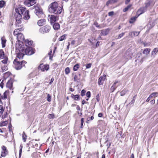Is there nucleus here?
<instances>
[{"instance_id":"nucleus-54","label":"nucleus","mask_w":158,"mask_h":158,"mask_svg":"<svg viewBox=\"0 0 158 158\" xmlns=\"http://www.w3.org/2000/svg\"><path fill=\"white\" fill-rule=\"evenodd\" d=\"M96 99L97 100V101L98 102L100 100L99 95V94H98L96 95Z\"/></svg>"},{"instance_id":"nucleus-32","label":"nucleus","mask_w":158,"mask_h":158,"mask_svg":"<svg viewBox=\"0 0 158 158\" xmlns=\"http://www.w3.org/2000/svg\"><path fill=\"white\" fill-rule=\"evenodd\" d=\"M8 94V92L7 91H6L3 93V96H2V99H6L7 98V96Z\"/></svg>"},{"instance_id":"nucleus-21","label":"nucleus","mask_w":158,"mask_h":158,"mask_svg":"<svg viewBox=\"0 0 158 158\" xmlns=\"http://www.w3.org/2000/svg\"><path fill=\"white\" fill-rule=\"evenodd\" d=\"M25 44V46L27 47H29V46L31 45L33 43V41L31 40L29 41L28 40H25L24 41Z\"/></svg>"},{"instance_id":"nucleus-38","label":"nucleus","mask_w":158,"mask_h":158,"mask_svg":"<svg viewBox=\"0 0 158 158\" xmlns=\"http://www.w3.org/2000/svg\"><path fill=\"white\" fill-rule=\"evenodd\" d=\"M1 69L2 72H4L5 71H6L8 69L7 67L5 65L2 66Z\"/></svg>"},{"instance_id":"nucleus-24","label":"nucleus","mask_w":158,"mask_h":158,"mask_svg":"<svg viewBox=\"0 0 158 158\" xmlns=\"http://www.w3.org/2000/svg\"><path fill=\"white\" fill-rule=\"evenodd\" d=\"M53 27L55 30H58L60 28V25L58 23H55L53 25Z\"/></svg>"},{"instance_id":"nucleus-51","label":"nucleus","mask_w":158,"mask_h":158,"mask_svg":"<svg viewBox=\"0 0 158 158\" xmlns=\"http://www.w3.org/2000/svg\"><path fill=\"white\" fill-rule=\"evenodd\" d=\"M86 96L88 98H89L91 96V93L90 91H88L86 93Z\"/></svg>"},{"instance_id":"nucleus-56","label":"nucleus","mask_w":158,"mask_h":158,"mask_svg":"<svg viewBox=\"0 0 158 158\" xmlns=\"http://www.w3.org/2000/svg\"><path fill=\"white\" fill-rule=\"evenodd\" d=\"M8 123V122L7 121H3L2 122V124L3 126H4L6 124Z\"/></svg>"},{"instance_id":"nucleus-7","label":"nucleus","mask_w":158,"mask_h":158,"mask_svg":"<svg viewBox=\"0 0 158 158\" xmlns=\"http://www.w3.org/2000/svg\"><path fill=\"white\" fill-rule=\"evenodd\" d=\"M25 54L31 55L34 53V49L31 47H27L23 52Z\"/></svg>"},{"instance_id":"nucleus-6","label":"nucleus","mask_w":158,"mask_h":158,"mask_svg":"<svg viewBox=\"0 0 158 158\" xmlns=\"http://www.w3.org/2000/svg\"><path fill=\"white\" fill-rule=\"evenodd\" d=\"M34 7H35L34 12L37 16L39 18L43 17L44 15L43 13L42 9L38 6H34Z\"/></svg>"},{"instance_id":"nucleus-35","label":"nucleus","mask_w":158,"mask_h":158,"mask_svg":"<svg viewBox=\"0 0 158 158\" xmlns=\"http://www.w3.org/2000/svg\"><path fill=\"white\" fill-rule=\"evenodd\" d=\"M79 67V65L78 64H77L75 65L73 68V70L74 71H76L78 70Z\"/></svg>"},{"instance_id":"nucleus-30","label":"nucleus","mask_w":158,"mask_h":158,"mask_svg":"<svg viewBox=\"0 0 158 158\" xmlns=\"http://www.w3.org/2000/svg\"><path fill=\"white\" fill-rule=\"evenodd\" d=\"M158 94V92H153L149 95L150 98H152L154 97V98H155L157 96V95Z\"/></svg>"},{"instance_id":"nucleus-64","label":"nucleus","mask_w":158,"mask_h":158,"mask_svg":"<svg viewBox=\"0 0 158 158\" xmlns=\"http://www.w3.org/2000/svg\"><path fill=\"white\" fill-rule=\"evenodd\" d=\"M128 10V9L127 7H126L123 9V11L124 12H125L127 11Z\"/></svg>"},{"instance_id":"nucleus-27","label":"nucleus","mask_w":158,"mask_h":158,"mask_svg":"<svg viewBox=\"0 0 158 158\" xmlns=\"http://www.w3.org/2000/svg\"><path fill=\"white\" fill-rule=\"evenodd\" d=\"M71 97L75 100H78L79 99L80 96L78 94L74 95L72 94Z\"/></svg>"},{"instance_id":"nucleus-22","label":"nucleus","mask_w":158,"mask_h":158,"mask_svg":"<svg viewBox=\"0 0 158 158\" xmlns=\"http://www.w3.org/2000/svg\"><path fill=\"white\" fill-rule=\"evenodd\" d=\"M45 20L44 19H41L38 22V24L39 26H42L45 24Z\"/></svg>"},{"instance_id":"nucleus-4","label":"nucleus","mask_w":158,"mask_h":158,"mask_svg":"<svg viewBox=\"0 0 158 158\" xmlns=\"http://www.w3.org/2000/svg\"><path fill=\"white\" fill-rule=\"evenodd\" d=\"M27 62L24 60L20 61L18 59L16 58L13 61V64H14V67L16 70H19L21 69L22 67L24 66L25 64Z\"/></svg>"},{"instance_id":"nucleus-11","label":"nucleus","mask_w":158,"mask_h":158,"mask_svg":"<svg viewBox=\"0 0 158 158\" xmlns=\"http://www.w3.org/2000/svg\"><path fill=\"white\" fill-rule=\"evenodd\" d=\"M17 38L18 40L17 41L23 42L25 40L24 35L21 33L19 34L17 36Z\"/></svg>"},{"instance_id":"nucleus-13","label":"nucleus","mask_w":158,"mask_h":158,"mask_svg":"<svg viewBox=\"0 0 158 158\" xmlns=\"http://www.w3.org/2000/svg\"><path fill=\"white\" fill-rule=\"evenodd\" d=\"M118 82V81H115L114 82L112 86L111 87L110 90L112 92H114L116 89L117 87L118 86V85H116L117 83Z\"/></svg>"},{"instance_id":"nucleus-44","label":"nucleus","mask_w":158,"mask_h":158,"mask_svg":"<svg viewBox=\"0 0 158 158\" xmlns=\"http://www.w3.org/2000/svg\"><path fill=\"white\" fill-rule=\"evenodd\" d=\"M48 117L49 118H53L54 117V114H50L48 115Z\"/></svg>"},{"instance_id":"nucleus-19","label":"nucleus","mask_w":158,"mask_h":158,"mask_svg":"<svg viewBox=\"0 0 158 158\" xmlns=\"http://www.w3.org/2000/svg\"><path fill=\"white\" fill-rule=\"evenodd\" d=\"M147 8L145 6L139 9L138 12V13H139V14L140 15L145 12L147 10Z\"/></svg>"},{"instance_id":"nucleus-18","label":"nucleus","mask_w":158,"mask_h":158,"mask_svg":"<svg viewBox=\"0 0 158 158\" xmlns=\"http://www.w3.org/2000/svg\"><path fill=\"white\" fill-rule=\"evenodd\" d=\"M139 33V31H132L129 33V35L131 37H133L135 36H138Z\"/></svg>"},{"instance_id":"nucleus-16","label":"nucleus","mask_w":158,"mask_h":158,"mask_svg":"<svg viewBox=\"0 0 158 158\" xmlns=\"http://www.w3.org/2000/svg\"><path fill=\"white\" fill-rule=\"evenodd\" d=\"M106 79V76L100 77L98 79V84L99 85H102L103 83V81Z\"/></svg>"},{"instance_id":"nucleus-59","label":"nucleus","mask_w":158,"mask_h":158,"mask_svg":"<svg viewBox=\"0 0 158 158\" xmlns=\"http://www.w3.org/2000/svg\"><path fill=\"white\" fill-rule=\"evenodd\" d=\"M155 99H153L152 100L150 101V103L151 104L153 105L155 103Z\"/></svg>"},{"instance_id":"nucleus-41","label":"nucleus","mask_w":158,"mask_h":158,"mask_svg":"<svg viewBox=\"0 0 158 158\" xmlns=\"http://www.w3.org/2000/svg\"><path fill=\"white\" fill-rule=\"evenodd\" d=\"M100 34L101 35H106L107 34V33L106 30H102Z\"/></svg>"},{"instance_id":"nucleus-52","label":"nucleus","mask_w":158,"mask_h":158,"mask_svg":"<svg viewBox=\"0 0 158 158\" xmlns=\"http://www.w3.org/2000/svg\"><path fill=\"white\" fill-rule=\"evenodd\" d=\"M91 63H89L86 65V69H89L91 67Z\"/></svg>"},{"instance_id":"nucleus-63","label":"nucleus","mask_w":158,"mask_h":158,"mask_svg":"<svg viewBox=\"0 0 158 158\" xmlns=\"http://www.w3.org/2000/svg\"><path fill=\"white\" fill-rule=\"evenodd\" d=\"M54 80V79L53 78H52L51 79V81H50V82H49V84L50 85H51L52 84V83L53 82V81Z\"/></svg>"},{"instance_id":"nucleus-62","label":"nucleus","mask_w":158,"mask_h":158,"mask_svg":"<svg viewBox=\"0 0 158 158\" xmlns=\"http://www.w3.org/2000/svg\"><path fill=\"white\" fill-rule=\"evenodd\" d=\"M98 116L99 117H102L103 116V114L102 113H100L98 114Z\"/></svg>"},{"instance_id":"nucleus-29","label":"nucleus","mask_w":158,"mask_h":158,"mask_svg":"<svg viewBox=\"0 0 158 158\" xmlns=\"http://www.w3.org/2000/svg\"><path fill=\"white\" fill-rule=\"evenodd\" d=\"M74 81L77 82H79L80 81V79L78 78V76L77 75H75L74 77Z\"/></svg>"},{"instance_id":"nucleus-45","label":"nucleus","mask_w":158,"mask_h":158,"mask_svg":"<svg viewBox=\"0 0 158 158\" xmlns=\"http://www.w3.org/2000/svg\"><path fill=\"white\" fill-rule=\"evenodd\" d=\"M126 91L125 90H122L121 92H120V95L121 96H124L125 94L126 93Z\"/></svg>"},{"instance_id":"nucleus-55","label":"nucleus","mask_w":158,"mask_h":158,"mask_svg":"<svg viewBox=\"0 0 158 158\" xmlns=\"http://www.w3.org/2000/svg\"><path fill=\"white\" fill-rule=\"evenodd\" d=\"M94 118L93 114V115L91 116L90 118L89 117L87 118V120L89 121L90 120H92L94 119Z\"/></svg>"},{"instance_id":"nucleus-49","label":"nucleus","mask_w":158,"mask_h":158,"mask_svg":"<svg viewBox=\"0 0 158 158\" xmlns=\"http://www.w3.org/2000/svg\"><path fill=\"white\" fill-rule=\"evenodd\" d=\"M20 33L18 31H17V30H15L13 34L15 35H17V36L19 34H20Z\"/></svg>"},{"instance_id":"nucleus-8","label":"nucleus","mask_w":158,"mask_h":158,"mask_svg":"<svg viewBox=\"0 0 158 158\" xmlns=\"http://www.w3.org/2000/svg\"><path fill=\"white\" fill-rule=\"evenodd\" d=\"M58 19V16L53 15H49L48 19L51 24L54 23Z\"/></svg>"},{"instance_id":"nucleus-5","label":"nucleus","mask_w":158,"mask_h":158,"mask_svg":"<svg viewBox=\"0 0 158 158\" xmlns=\"http://www.w3.org/2000/svg\"><path fill=\"white\" fill-rule=\"evenodd\" d=\"M16 48L17 51L23 52L25 49V45L23 42L17 41L16 43Z\"/></svg>"},{"instance_id":"nucleus-31","label":"nucleus","mask_w":158,"mask_h":158,"mask_svg":"<svg viewBox=\"0 0 158 158\" xmlns=\"http://www.w3.org/2000/svg\"><path fill=\"white\" fill-rule=\"evenodd\" d=\"M137 18V17L136 16L131 17L129 21V23H134L136 20Z\"/></svg>"},{"instance_id":"nucleus-58","label":"nucleus","mask_w":158,"mask_h":158,"mask_svg":"<svg viewBox=\"0 0 158 158\" xmlns=\"http://www.w3.org/2000/svg\"><path fill=\"white\" fill-rule=\"evenodd\" d=\"M49 151V148L45 152L44 154V156H47V153H48Z\"/></svg>"},{"instance_id":"nucleus-12","label":"nucleus","mask_w":158,"mask_h":158,"mask_svg":"<svg viewBox=\"0 0 158 158\" xmlns=\"http://www.w3.org/2000/svg\"><path fill=\"white\" fill-rule=\"evenodd\" d=\"M145 7L147 8L150 6H152L154 3L153 2V0H147V2H145Z\"/></svg>"},{"instance_id":"nucleus-46","label":"nucleus","mask_w":158,"mask_h":158,"mask_svg":"<svg viewBox=\"0 0 158 158\" xmlns=\"http://www.w3.org/2000/svg\"><path fill=\"white\" fill-rule=\"evenodd\" d=\"M86 91L84 89H83L81 90V95L82 96H83L85 95Z\"/></svg>"},{"instance_id":"nucleus-36","label":"nucleus","mask_w":158,"mask_h":158,"mask_svg":"<svg viewBox=\"0 0 158 158\" xmlns=\"http://www.w3.org/2000/svg\"><path fill=\"white\" fill-rule=\"evenodd\" d=\"M4 59L2 60L1 62L4 64H6L7 63V61L8 58L7 57H5L3 58Z\"/></svg>"},{"instance_id":"nucleus-39","label":"nucleus","mask_w":158,"mask_h":158,"mask_svg":"<svg viewBox=\"0 0 158 158\" xmlns=\"http://www.w3.org/2000/svg\"><path fill=\"white\" fill-rule=\"evenodd\" d=\"M5 2L3 0L0 1V7L2 8L4 6L5 4Z\"/></svg>"},{"instance_id":"nucleus-42","label":"nucleus","mask_w":158,"mask_h":158,"mask_svg":"<svg viewBox=\"0 0 158 158\" xmlns=\"http://www.w3.org/2000/svg\"><path fill=\"white\" fill-rule=\"evenodd\" d=\"M47 100L48 102H50L51 101V96L49 94L47 95Z\"/></svg>"},{"instance_id":"nucleus-26","label":"nucleus","mask_w":158,"mask_h":158,"mask_svg":"<svg viewBox=\"0 0 158 158\" xmlns=\"http://www.w3.org/2000/svg\"><path fill=\"white\" fill-rule=\"evenodd\" d=\"M5 57V54L3 50L1 49L0 50V59H3Z\"/></svg>"},{"instance_id":"nucleus-40","label":"nucleus","mask_w":158,"mask_h":158,"mask_svg":"<svg viewBox=\"0 0 158 158\" xmlns=\"http://www.w3.org/2000/svg\"><path fill=\"white\" fill-rule=\"evenodd\" d=\"M65 73L68 74L70 72V69L69 67H67L65 69Z\"/></svg>"},{"instance_id":"nucleus-9","label":"nucleus","mask_w":158,"mask_h":158,"mask_svg":"<svg viewBox=\"0 0 158 158\" xmlns=\"http://www.w3.org/2000/svg\"><path fill=\"white\" fill-rule=\"evenodd\" d=\"M49 69V65L48 64L44 65L43 64H41L38 67V69H40L42 72L47 71Z\"/></svg>"},{"instance_id":"nucleus-61","label":"nucleus","mask_w":158,"mask_h":158,"mask_svg":"<svg viewBox=\"0 0 158 158\" xmlns=\"http://www.w3.org/2000/svg\"><path fill=\"white\" fill-rule=\"evenodd\" d=\"M94 25L97 27H99V28H100L99 27V25H98V23L97 22H95L94 23Z\"/></svg>"},{"instance_id":"nucleus-37","label":"nucleus","mask_w":158,"mask_h":158,"mask_svg":"<svg viewBox=\"0 0 158 158\" xmlns=\"http://www.w3.org/2000/svg\"><path fill=\"white\" fill-rule=\"evenodd\" d=\"M66 35L65 34L61 36L59 39V40L60 41H62L65 39Z\"/></svg>"},{"instance_id":"nucleus-50","label":"nucleus","mask_w":158,"mask_h":158,"mask_svg":"<svg viewBox=\"0 0 158 158\" xmlns=\"http://www.w3.org/2000/svg\"><path fill=\"white\" fill-rule=\"evenodd\" d=\"M7 114H8L7 113V112H6L5 113H4V115H2V118L4 119V118H6V117H7Z\"/></svg>"},{"instance_id":"nucleus-28","label":"nucleus","mask_w":158,"mask_h":158,"mask_svg":"<svg viewBox=\"0 0 158 158\" xmlns=\"http://www.w3.org/2000/svg\"><path fill=\"white\" fill-rule=\"evenodd\" d=\"M8 153V151L6 149V150H4L2 152L1 156L2 157L5 156Z\"/></svg>"},{"instance_id":"nucleus-14","label":"nucleus","mask_w":158,"mask_h":158,"mask_svg":"<svg viewBox=\"0 0 158 158\" xmlns=\"http://www.w3.org/2000/svg\"><path fill=\"white\" fill-rule=\"evenodd\" d=\"M13 79L10 78L7 82L6 86L9 88L10 89H12L13 86Z\"/></svg>"},{"instance_id":"nucleus-48","label":"nucleus","mask_w":158,"mask_h":158,"mask_svg":"<svg viewBox=\"0 0 158 158\" xmlns=\"http://www.w3.org/2000/svg\"><path fill=\"white\" fill-rule=\"evenodd\" d=\"M135 99L133 98L131 101L129 103L128 105H133V104L134 103Z\"/></svg>"},{"instance_id":"nucleus-34","label":"nucleus","mask_w":158,"mask_h":158,"mask_svg":"<svg viewBox=\"0 0 158 158\" xmlns=\"http://www.w3.org/2000/svg\"><path fill=\"white\" fill-rule=\"evenodd\" d=\"M27 136L25 134L24 132H23L22 134V138L24 142H25L27 139Z\"/></svg>"},{"instance_id":"nucleus-3","label":"nucleus","mask_w":158,"mask_h":158,"mask_svg":"<svg viewBox=\"0 0 158 158\" xmlns=\"http://www.w3.org/2000/svg\"><path fill=\"white\" fill-rule=\"evenodd\" d=\"M49 7L48 10L50 13L60 14L61 13L63 6L61 7L59 6L57 2H54L50 5Z\"/></svg>"},{"instance_id":"nucleus-15","label":"nucleus","mask_w":158,"mask_h":158,"mask_svg":"<svg viewBox=\"0 0 158 158\" xmlns=\"http://www.w3.org/2000/svg\"><path fill=\"white\" fill-rule=\"evenodd\" d=\"M132 56V53L129 51H127L124 55V57L128 60L131 59Z\"/></svg>"},{"instance_id":"nucleus-20","label":"nucleus","mask_w":158,"mask_h":158,"mask_svg":"<svg viewBox=\"0 0 158 158\" xmlns=\"http://www.w3.org/2000/svg\"><path fill=\"white\" fill-rule=\"evenodd\" d=\"M25 54L23 52H19L18 53L17 55V57H18V60H20L21 59H22L24 56V55H25Z\"/></svg>"},{"instance_id":"nucleus-43","label":"nucleus","mask_w":158,"mask_h":158,"mask_svg":"<svg viewBox=\"0 0 158 158\" xmlns=\"http://www.w3.org/2000/svg\"><path fill=\"white\" fill-rule=\"evenodd\" d=\"M20 149L19 151V158H20L21 156V154L22 152V148H23L22 145H20Z\"/></svg>"},{"instance_id":"nucleus-2","label":"nucleus","mask_w":158,"mask_h":158,"mask_svg":"<svg viewBox=\"0 0 158 158\" xmlns=\"http://www.w3.org/2000/svg\"><path fill=\"white\" fill-rule=\"evenodd\" d=\"M49 7L48 10L50 13L60 14L61 13L63 6L61 7L59 6L57 2H54L50 5Z\"/></svg>"},{"instance_id":"nucleus-57","label":"nucleus","mask_w":158,"mask_h":158,"mask_svg":"<svg viewBox=\"0 0 158 158\" xmlns=\"http://www.w3.org/2000/svg\"><path fill=\"white\" fill-rule=\"evenodd\" d=\"M15 30H17V31H18L19 32V31H21V30H23V29L22 27L16 29H15Z\"/></svg>"},{"instance_id":"nucleus-1","label":"nucleus","mask_w":158,"mask_h":158,"mask_svg":"<svg viewBox=\"0 0 158 158\" xmlns=\"http://www.w3.org/2000/svg\"><path fill=\"white\" fill-rule=\"evenodd\" d=\"M15 13L14 17L16 20V25L18 27L21 23L22 18L24 19L28 20L30 18L29 11L26 10L25 8L20 7L15 9Z\"/></svg>"},{"instance_id":"nucleus-33","label":"nucleus","mask_w":158,"mask_h":158,"mask_svg":"<svg viewBox=\"0 0 158 158\" xmlns=\"http://www.w3.org/2000/svg\"><path fill=\"white\" fill-rule=\"evenodd\" d=\"M150 51V49L146 48L143 51V54H146V55H147L149 53Z\"/></svg>"},{"instance_id":"nucleus-17","label":"nucleus","mask_w":158,"mask_h":158,"mask_svg":"<svg viewBox=\"0 0 158 158\" xmlns=\"http://www.w3.org/2000/svg\"><path fill=\"white\" fill-rule=\"evenodd\" d=\"M24 3L25 5H27L28 6H31L35 4V2H34V1H32L30 0L25 1Z\"/></svg>"},{"instance_id":"nucleus-47","label":"nucleus","mask_w":158,"mask_h":158,"mask_svg":"<svg viewBox=\"0 0 158 158\" xmlns=\"http://www.w3.org/2000/svg\"><path fill=\"white\" fill-rule=\"evenodd\" d=\"M125 32H122L120 34H119L118 37V39H120L125 34Z\"/></svg>"},{"instance_id":"nucleus-25","label":"nucleus","mask_w":158,"mask_h":158,"mask_svg":"<svg viewBox=\"0 0 158 158\" xmlns=\"http://www.w3.org/2000/svg\"><path fill=\"white\" fill-rule=\"evenodd\" d=\"M158 52V48H155L153 49L151 53V57H154V54L155 55Z\"/></svg>"},{"instance_id":"nucleus-53","label":"nucleus","mask_w":158,"mask_h":158,"mask_svg":"<svg viewBox=\"0 0 158 158\" xmlns=\"http://www.w3.org/2000/svg\"><path fill=\"white\" fill-rule=\"evenodd\" d=\"M114 13V12L113 11H110L108 13V15L109 16H113Z\"/></svg>"},{"instance_id":"nucleus-60","label":"nucleus","mask_w":158,"mask_h":158,"mask_svg":"<svg viewBox=\"0 0 158 158\" xmlns=\"http://www.w3.org/2000/svg\"><path fill=\"white\" fill-rule=\"evenodd\" d=\"M85 103H88V102H86L85 100H83L81 102V104L82 105H83Z\"/></svg>"},{"instance_id":"nucleus-23","label":"nucleus","mask_w":158,"mask_h":158,"mask_svg":"<svg viewBox=\"0 0 158 158\" xmlns=\"http://www.w3.org/2000/svg\"><path fill=\"white\" fill-rule=\"evenodd\" d=\"M1 43L2 44V46L3 48H4L6 46V40L4 37H2L1 39Z\"/></svg>"},{"instance_id":"nucleus-10","label":"nucleus","mask_w":158,"mask_h":158,"mask_svg":"<svg viewBox=\"0 0 158 158\" xmlns=\"http://www.w3.org/2000/svg\"><path fill=\"white\" fill-rule=\"evenodd\" d=\"M50 30V27L49 25H46L40 29V31L42 33H47Z\"/></svg>"}]
</instances>
